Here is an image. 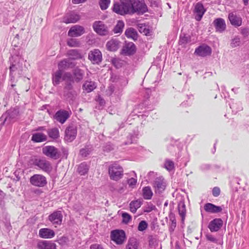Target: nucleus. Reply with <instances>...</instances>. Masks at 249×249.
<instances>
[{
  "label": "nucleus",
  "mask_w": 249,
  "mask_h": 249,
  "mask_svg": "<svg viewBox=\"0 0 249 249\" xmlns=\"http://www.w3.org/2000/svg\"><path fill=\"white\" fill-rule=\"evenodd\" d=\"M61 80L66 82L67 86L66 88L70 89L71 84L73 83L72 76L70 73L65 72L63 73L61 71L57 70L54 72L53 76V83L54 85H58Z\"/></svg>",
  "instance_id": "1"
},
{
  "label": "nucleus",
  "mask_w": 249,
  "mask_h": 249,
  "mask_svg": "<svg viewBox=\"0 0 249 249\" xmlns=\"http://www.w3.org/2000/svg\"><path fill=\"white\" fill-rule=\"evenodd\" d=\"M108 174L111 179L117 181L123 176V168L117 163L112 164L109 166Z\"/></svg>",
  "instance_id": "2"
},
{
  "label": "nucleus",
  "mask_w": 249,
  "mask_h": 249,
  "mask_svg": "<svg viewBox=\"0 0 249 249\" xmlns=\"http://www.w3.org/2000/svg\"><path fill=\"white\" fill-rule=\"evenodd\" d=\"M128 2H129V0H120V3H114L112 9L113 11L121 15L129 13V11L131 9Z\"/></svg>",
  "instance_id": "3"
},
{
  "label": "nucleus",
  "mask_w": 249,
  "mask_h": 249,
  "mask_svg": "<svg viewBox=\"0 0 249 249\" xmlns=\"http://www.w3.org/2000/svg\"><path fill=\"white\" fill-rule=\"evenodd\" d=\"M128 3L131 9L130 11H129L130 14L134 13L135 12L143 13L147 10L145 4L140 0H129V2Z\"/></svg>",
  "instance_id": "4"
},
{
  "label": "nucleus",
  "mask_w": 249,
  "mask_h": 249,
  "mask_svg": "<svg viewBox=\"0 0 249 249\" xmlns=\"http://www.w3.org/2000/svg\"><path fill=\"white\" fill-rule=\"evenodd\" d=\"M22 60L17 57L16 58L14 62L13 63L10 67V75L15 77L17 75H20L22 69Z\"/></svg>",
  "instance_id": "5"
},
{
  "label": "nucleus",
  "mask_w": 249,
  "mask_h": 249,
  "mask_svg": "<svg viewBox=\"0 0 249 249\" xmlns=\"http://www.w3.org/2000/svg\"><path fill=\"white\" fill-rule=\"evenodd\" d=\"M35 166L47 173H50L53 170L51 162L45 159H36L34 161Z\"/></svg>",
  "instance_id": "6"
},
{
  "label": "nucleus",
  "mask_w": 249,
  "mask_h": 249,
  "mask_svg": "<svg viewBox=\"0 0 249 249\" xmlns=\"http://www.w3.org/2000/svg\"><path fill=\"white\" fill-rule=\"evenodd\" d=\"M30 183L35 186L43 187L47 183V179L45 176L40 174H35L30 178Z\"/></svg>",
  "instance_id": "7"
},
{
  "label": "nucleus",
  "mask_w": 249,
  "mask_h": 249,
  "mask_svg": "<svg viewBox=\"0 0 249 249\" xmlns=\"http://www.w3.org/2000/svg\"><path fill=\"white\" fill-rule=\"evenodd\" d=\"M125 234L123 230H114L111 232V239L116 244L121 245L125 240Z\"/></svg>",
  "instance_id": "8"
},
{
  "label": "nucleus",
  "mask_w": 249,
  "mask_h": 249,
  "mask_svg": "<svg viewBox=\"0 0 249 249\" xmlns=\"http://www.w3.org/2000/svg\"><path fill=\"white\" fill-rule=\"evenodd\" d=\"M42 153L50 158L56 160L59 158L58 150L53 146H46L42 148Z\"/></svg>",
  "instance_id": "9"
},
{
  "label": "nucleus",
  "mask_w": 249,
  "mask_h": 249,
  "mask_svg": "<svg viewBox=\"0 0 249 249\" xmlns=\"http://www.w3.org/2000/svg\"><path fill=\"white\" fill-rule=\"evenodd\" d=\"M89 59L94 64H99L102 60V54L98 49H94L90 51L89 53Z\"/></svg>",
  "instance_id": "10"
},
{
  "label": "nucleus",
  "mask_w": 249,
  "mask_h": 249,
  "mask_svg": "<svg viewBox=\"0 0 249 249\" xmlns=\"http://www.w3.org/2000/svg\"><path fill=\"white\" fill-rule=\"evenodd\" d=\"M77 135V129L75 126H69L65 130V140L67 142H71L75 139Z\"/></svg>",
  "instance_id": "11"
},
{
  "label": "nucleus",
  "mask_w": 249,
  "mask_h": 249,
  "mask_svg": "<svg viewBox=\"0 0 249 249\" xmlns=\"http://www.w3.org/2000/svg\"><path fill=\"white\" fill-rule=\"evenodd\" d=\"M211 53L212 49L211 47L206 44L199 46L196 49L195 52V53L196 55L202 57L210 55Z\"/></svg>",
  "instance_id": "12"
},
{
  "label": "nucleus",
  "mask_w": 249,
  "mask_h": 249,
  "mask_svg": "<svg viewBox=\"0 0 249 249\" xmlns=\"http://www.w3.org/2000/svg\"><path fill=\"white\" fill-rule=\"evenodd\" d=\"M166 182L162 177L156 178L154 182V187L156 193H162L165 189Z\"/></svg>",
  "instance_id": "13"
},
{
  "label": "nucleus",
  "mask_w": 249,
  "mask_h": 249,
  "mask_svg": "<svg viewBox=\"0 0 249 249\" xmlns=\"http://www.w3.org/2000/svg\"><path fill=\"white\" fill-rule=\"evenodd\" d=\"M84 33L85 30L83 27L75 25L70 28L68 35L70 37H78L82 35Z\"/></svg>",
  "instance_id": "14"
},
{
  "label": "nucleus",
  "mask_w": 249,
  "mask_h": 249,
  "mask_svg": "<svg viewBox=\"0 0 249 249\" xmlns=\"http://www.w3.org/2000/svg\"><path fill=\"white\" fill-rule=\"evenodd\" d=\"M93 28L94 30L100 35H106L108 33L107 27L101 21H95L93 25Z\"/></svg>",
  "instance_id": "15"
},
{
  "label": "nucleus",
  "mask_w": 249,
  "mask_h": 249,
  "mask_svg": "<svg viewBox=\"0 0 249 249\" xmlns=\"http://www.w3.org/2000/svg\"><path fill=\"white\" fill-rule=\"evenodd\" d=\"M223 221L220 218H215L211 221L208 225V228L212 232H215L223 226Z\"/></svg>",
  "instance_id": "16"
},
{
  "label": "nucleus",
  "mask_w": 249,
  "mask_h": 249,
  "mask_svg": "<svg viewBox=\"0 0 249 249\" xmlns=\"http://www.w3.org/2000/svg\"><path fill=\"white\" fill-rule=\"evenodd\" d=\"M63 215L60 211H55L50 214L49 220L53 224L60 225L62 221Z\"/></svg>",
  "instance_id": "17"
},
{
  "label": "nucleus",
  "mask_w": 249,
  "mask_h": 249,
  "mask_svg": "<svg viewBox=\"0 0 249 249\" xmlns=\"http://www.w3.org/2000/svg\"><path fill=\"white\" fill-rule=\"evenodd\" d=\"M206 10L204 9L203 5L200 3H197L195 6L194 14L195 18L197 21H200L203 15L204 14Z\"/></svg>",
  "instance_id": "18"
},
{
  "label": "nucleus",
  "mask_w": 249,
  "mask_h": 249,
  "mask_svg": "<svg viewBox=\"0 0 249 249\" xmlns=\"http://www.w3.org/2000/svg\"><path fill=\"white\" fill-rule=\"evenodd\" d=\"M228 18L231 25L235 27H239L241 25L242 18L240 16L237 15L235 13L231 12L229 13Z\"/></svg>",
  "instance_id": "19"
},
{
  "label": "nucleus",
  "mask_w": 249,
  "mask_h": 249,
  "mask_svg": "<svg viewBox=\"0 0 249 249\" xmlns=\"http://www.w3.org/2000/svg\"><path fill=\"white\" fill-rule=\"evenodd\" d=\"M213 23L216 32L222 33L225 30L226 24L223 18H217L213 21Z\"/></svg>",
  "instance_id": "20"
},
{
  "label": "nucleus",
  "mask_w": 249,
  "mask_h": 249,
  "mask_svg": "<svg viewBox=\"0 0 249 249\" xmlns=\"http://www.w3.org/2000/svg\"><path fill=\"white\" fill-rule=\"evenodd\" d=\"M69 116V113L67 111L59 110L55 113L54 118L60 123L64 124Z\"/></svg>",
  "instance_id": "21"
},
{
  "label": "nucleus",
  "mask_w": 249,
  "mask_h": 249,
  "mask_svg": "<svg viewBox=\"0 0 249 249\" xmlns=\"http://www.w3.org/2000/svg\"><path fill=\"white\" fill-rule=\"evenodd\" d=\"M54 235V231L48 228H42L39 231V236L43 238H52Z\"/></svg>",
  "instance_id": "22"
},
{
  "label": "nucleus",
  "mask_w": 249,
  "mask_h": 249,
  "mask_svg": "<svg viewBox=\"0 0 249 249\" xmlns=\"http://www.w3.org/2000/svg\"><path fill=\"white\" fill-rule=\"evenodd\" d=\"M38 249H56V244L52 241H40L37 243Z\"/></svg>",
  "instance_id": "23"
},
{
  "label": "nucleus",
  "mask_w": 249,
  "mask_h": 249,
  "mask_svg": "<svg viewBox=\"0 0 249 249\" xmlns=\"http://www.w3.org/2000/svg\"><path fill=\"white\" fill-rule=\"evenodd\" d=\"M204 209L205 211L210 213H217L222 210L221 206H217L210 203H206L204 206Z\"/></svg>",
  "instance_id": "24"
},
{
  "label": "nucleus",
  "mask_w": 249,
  "mask_h": 249,
  "mask_svg": "<svg viewBox=\"0 0 249 249\" xmlns=\"http://www.w3.org/2000/svg\"><path fill=\"white\" fill-rule=\"evenodd\" d=\"M80 19L79 16L74 13L66 15L63 18V22L66 23H75Z\"/></svg>",
  "instance_id": "25"
},
{
  "label": "nucleus",
  "mask_w": 249,
  "mask_h": 249,
  "mask_svg": "<svg viewBox=\"0 0 249 249\" xmlns=\"http://www.w3.org/2000/svg\"><path fill=\"white\" fill-rule=\"evenodd\" d=\"M120 43L118 40L112 39L107 42L106 47L110 51H116L119 48Z\"/></svg>",
  "instance_id": "26"
},
{
  "label": "nucleus",
  "mask_w": 249,
  "mask_h": 249,
  "mask_svg": "<svg viewBox=\"0 0 249 249\" xmlns=\"http://www.w3.org/2000/svg\"><path fill=\"white\" fill-rule=\"evenodd\" d=\"M123 51L124 53L125 54H132L136 51L135 45L132 42H128L124 47Z\"/></svg>",
  "instance_id": "27"
},
{
  "label": "nucleus",
  "mask_w": 249,
  "mask_h": 249,
  "mask_svg": "<svg viewBox=\"0 0 249 249\" xmlns=\"http://www.w3.org/2000/svg\"><path fill=\"white\" fill-rule=\"evenodd\" d=\"M32 140L36 142H42L47 140V136L42 133H35L33 134Z\"/></svg>",
  "instance_id": "28"
},
{
  "label": "nucleus",
  "mask_w": 249,
  "mask_h": 249,
  "mask_svg": "<svg viewBox=\"0 0 249 249\" xmlns=\"http://www.w3.org/2000/svg\"><path fill=\"white\" fill-rule=\"evenodd\" d=\"M96 87V84L92 81H87L83 85V89L87 92H90Z\"/></svg>",
  "instance_id": "29"
},
{
  "label": "nucleus",
  "mask_w": 249,
  "mask_h": 249,
  "mask_svg": "<svg viewBox=\"0 0 249 249\" xmlns=\"http://www.w3.org/2000/svg\"><path fill=\"white\" fill-rule=\"evenodd\" d=\"M89 165L86 162L81 163L78 167L77 172L81 176H83L88 173Z\"/></svg>",
  "instance_id": "30"
},
{
  "label": "nucleus",
  "mask_w": 249,
  "mask_h": 249,
  "mask_svg": "<svg viewBox=\"0 0 249 249\" xmlns=\"http://www.w3.org/2000/svg\"><path fill=\"white\" fill-rule=\"evenodd\" d=\"M73 65L70 62V59H64L58 64V70L62 71L67 68L72 67Z\"/></svg>",
  "instance_id": "31"
},
{
  "label": "nucleus",
  "mask_w": 249,
  "mask_h": 249,
  "mask_svg": "<svg viewBox=\"0 0 249 249\" xmlns=\"http://www.w3.org/2000/svg\"><path fill=\"white\" fill-rule=\"evenodd\" d=\"M125 35L128 38H131L133 40H136L137 39V32L132 28L126 29L125 32Z\"/></svg>",
  "instance_id": "32"
},
{
  "label": "nucleus",
  "mask_w": 249,
  "mask_h": 249,
  "mask_svg": "<svg viewBox=\"0 0 249 249\" xmlns=\"http://www.w3.org/2000/svg\"><path fill=\"white\" fill-rule=\"evenodd\" d=\"M73 74L74 76H72L73 80L74 81V79L75 81L79 82L83 79L84 72L80 69H76L74 70Z\"/></svg>",
  "instance_id": "33"
},
{
  "label": "nucleus",
  "mask_w": 249,
  "mask_h": 249,
  "mask_svg": "<svg viewBox=\"0 0 249 249\" xmlns=\"http://www.w3.org/2000/svg\"><path fill=\"white\" fill-rule=\"evenodd\" d=\"M142 195L144 199H150L153 196V192L149 186H146L142 189Z\"/></svg>",
  "instance_id": "34"
},
{
  "label": "nucleus",
  "mask_w": 249,
  "mask_h": 249,
  "mask_svg": "<svg viewBox=\"0 0 249 249\" xmlns=\"http://www.w3.org/2000/svg\"><path fill=\"white\" fill-rule=\"evenodd\" d=\"M138 243L135 238L130 239L126 246V249H138Z\"/></svg>",
  "instance_id": "35"
},
{
  "label": "nucleus",
  "mask_w": 249,
  "mask_h": 249,
  "mask_svg": "<svg viewBox=\"0 0 249 249\" xmlns=\"http://www.w3.org/2000/svg\"><path fill=\"white\" fill-rule=\"evenodd\" d=\"M68 54L72 59H79L82 57V55L78 50H71L68 52Z\"/></svg>",
  "instance_id": "36"
},
{
  "label": "nucleus",
  "mask_w": 249,
  "mask_h": 249,
  "mask_svg": "<svg viewBox=\"0 0 249 249\" xmlns=\"http://www.w3.org/2000/svg\"><path fill=\"white\" fill-rule=\"evenodd\" d=\"M130 210L131 212L135 213L137 210L141 206V202L140 200L133 201L130 202Z\"/></svg>",
  "instance_id": "37"
},
{
  "label": "nucleus",
  "mask_w": 249,
  "mask_h": 249,
  "mask_svg": "<svg viewBox=\"0 0 249 249\" xmlns=\"http://www.w3.org/2000/svg\"><path fill=\"white\" fill-rule=\"evenodd\" d=\"M178 213L180 216L182 218V220H183L185 218L186 215V208L185 205L183 202H180L178 205Z\"/></svg>",
  "instance_id": "38"
},
{
  "label": "nucleus",
  "mask_w": 249,
  "mask_h": 249,
  "mask_svg": "<svg viewBox=\"0 0 249 249\" xmlns=\"http://www.w3.org/2000/svg\"><path fill=\"white\" fill-rule=\"evenodd\" d=\"M48 133L49 137L53 139H56L59 137V130L56 128L49 130Z\"/></svg>",
  "instance_id": "39"
},
{
  "label": "nucleus",
  "mask_w": 249,
  "mask_h": 249,
  "mask_svg": "<svg viewBox=\"0 0 249 249\" xmlns=\"http://www.w3.org/2000/svg\"><path fill=\"white\" fill-rule=\"evenodd\" d=\"M124 26V22L122 20H119L114 28L113 31L114 33L118 34L122 33Z\"/></svg>",
  "instance_id": "40"
},
{
  "label": "nucleus",
  "mask_w": 249,
  "mask_h": 249,
  "mask_svg": "<svg viewBox=\"0 0 249 249\" xmlns=\"http://www.w3.org/2000/svg\"><path fill=\"white\" fill-rule=\"evenodd\" d=\"M67 45L71 47H78L80 46V43L76 39L70 38L67 41Z\"/></svg>",
  "instance_id": "41"
},
{
  "label": "nucleus",
  "mask_w": 249,
  "mask_h": 249,
  "mask_svg": "<svg viewBox=\"0 0 249 249\" xmlns=\"http://www.w3.org/2000/svg\"><path fill=\"white\" fill-rule=\"evenodd\" d=\"M110 3V0H100L99 5L102 10L107 9Z\"/></svg>",
  "instance_id": "42"
},
{
  "label": "nucleus",
  "mask_w": 249,
  "mask_h": 249,
  "mask_svg": "<svg viewBox=\"0 0 249 249\" xmlns=\"http://www.w3.org/2000/svg\"><path fill=\"white\" fill-rule=\"evenodd\" d=\"M91 151V148L89 146H88L87 147L82 149L80 151V153L82 156L87 157L90 153Z\"/></svg>",
  "instance_id": "43"
},
{
  "label": "nucleus",
  "mask_w": 249,
  "mask_h": 249,
  "mask_svg": "<svg viewBox=\"0 0 249 249\" xmlns=\"http://www.w3.org/2000/svg\"><path fill=\"white\" fill-rule=\"evenodd\" d=\"M240 44V39L238 36H235L233 38L231 43V45L232 48L239 46Z\"/></svg>",
  "instance_id": "44"
},
{
  "label": "nucleus",
  "mask_w": 249,
  "mask_h": 249,
  "mask_svg": "<svg viewBox=\"0 0 249 249\" xmlns=\"http://www.w3.org/2000/svg\"><path fill=\"white\" fill-rule=\"evenodd\" d=\"M165 168L168 171H171L174 168V162L170 160H166L164 163Z\"/></svg>",
  "instance_id": "45"
},
{
  "label": "nucleus",
  "mask_w": 249,
  "mask_h": 249,
  "mask_svg": "<svg viewBox=\"0 0 249 249\" xmlns=\"http://www.w3.org/2000/svg\"><path fill=\"white\" fill-rule=\"evenodd\" d=\"M148 224L145 221H141L138 225V229L139 231H142L146 229Z\"/></svg>",
  "instance_id": "46"
},
{
  "label": "nucleus",
  "mask_w": 249,
  "mask_h": 249,
  "mask_svg": "<svg viewBox=\"0 0 249 249\" xmlns=\"http://www.w3.org/2000/svg\"><path fill=\"white\" fill-rule=\"evenodd\" d=\"M137 182V178H131L127 180V183L129 186L131 188H134L136 185Z\"/></svg>",
  "instance_id": "47"
},
{
  "label": "nucleus",
  "mask_w": 249,
  "mask_h": 249,
  "mask_svg": "<svg viewBox=\"0 0 249 249\" xmlns=\"http://www.w3.org/2000/svg\"><path fill=\"white\" fill-rule=\"evenodd\" d=\"M122 217H123V222L124 223L127 224L131 220V216L126 213H122Z\"/></svg>",
  "instance_id": "48"
},
{
  "label": "nucleus",
  "mask_w": 249,
  "mask_h": 249,
  "mask_svg": "<svg viewBox=\"0 0 249 249\" xmlns=\"http://www.w3.org/2000/svg\"><path fill=\"white\" fill-rule=\"evenodd\" d=\"M58 241L60 244H67L69 242V238L67 237L63 236L59 239Z\"/></svg>",
  "instance_id": "49"
},
{
  "label": "nucleus",
  "mask_w": 249,
  "mask_h": 249,
  "mask_svg": "<svg viewBox=\"0 0 249 249\" xmlns=\"http://www.w3.org/2000/svg\"><path fill=\"white\" fill-rule=\"evenodd\" d=\"M212 193L214 196H218L220 195V190L218 187H215L213 188Z\"/></svg>",
  "instance_id": "50"
},
{
  "label": "nucleus",
  "mask_w": 249,
  "mask_h": 249,
  "mask_svg": "<svg viewBox=\"0 0 249 249\" xmlns=\"http://www.w3.org/2000/svg\"><path fill=\"white\" fill-rule=\"evenodd\" d=\"M206 238L211 242L217 243V240L212 234H207L206 235Z\"/></svg>",
  "instance_id": "51"
},
{
  "label": "nucleus",
  "mask_w": 249,
  "mask_h": 249,
  "mask_svg": "<svg viewBox=\"0 0 249 249\" xmlns=\"http://www.w3.org/2000/svg\"><path fill=\"white\" fill-rule=\"evenodd\" d=\"M90 249H103L101 245L97 244H95L91 245Z\"/></svg>",
  "instance_id": "52"
},
{
  "label": "nucleus",
  "mask_w": 249,
  "mask_h": 249,
  "mask_svg": "<svg viewBox=\"0 0 249 249\" xmlns=\"http://www.w3.org/2000/svg\"><path fill=\"white\" fill-rule=\"evenodd\" d=\"M97 101L99 102L101 106H103L105 104V100L100 96L98 97Z\"/></svg>",
  "instance_id": "53"
},
{
  "label": "nucleus",
  "mask_w": 249,
  "mask_h": 249,
  "mask_svg": "<svg viewBox=\"0 0 249 249\" xmlns=\"http://www.w3.org/2000/svg\"><path fill=\"white\" fill-rule=\"evenodd\" d=\"M87 0H72V2L74 4H79L86 1Z\"/></svg>",
  "instance_id": "54"
},
{
  "label": "nucleus",
  "mask_w": 249,
  "mask_h": 249,
  "mask_svg": "<svg viewBox=\"0 0 249 249\" xmlns=\"http://www.w3.org/2000/svg\"><path fill=\"white\" fill-rule=\"evenodd\" d=\"M114 90V87L113 86H110L108 87V92L107 94L110 95L112 94Z\"/></svg>",
  "instance_id": "55"
},
{
  "label": "nucleus",
  "mask_w": 249,
  "mask_h": 249,
  "mask_svg": "<svg viewBox=\"0 0 249 249\" xmlns=\"http://www.w3.org/2000/svg\"><path fill=\"white\" fill-rule=\"evenodd\" d=\"M187 38L186 37H183L182 38H181L179 40V43L180 44H182V43H185L187 42Z\"/></svg>",
  "instance_id": "56"
},
{
  "label": "nucleus",
  "mask_w": 249,
  "mask_h": 249,
  "mask_svg": "<svg viewBox=\"0 0 249 249\" xmlns=\"http://www.w3.org/2000/svg\"><path fill=\"white\" fill-rule=\"evenodd\" d=\"M4 197V193L2 191H0V200H1Z\"/></svg>",
  "instance_id": "57"
},
{
  "label": "nucleus",
  "mask_w": 249,
  "mask_h": 249,
  "mask_svg": "<svg viewBox=\"0 0 249 249\" xmlns=\"http://www.w3.org/2000/svg\"><path fill=\"white\" fill-rule=\"evenodd\" d=\"M112 63L113 65L116 67V59H114L112 60Z\"/></svg>",
  "instance_id": "58"
},
{
  "label": "nucleus",
  "mask_w": 249,
  "mask_h": 249,
  "mask_svg": "<svg viewBox=\"0 0 249 249\" xmlns=\"http://www.w3.org/2000/svg\"><path fill=\"white\" fill-rule=\"evenodd\" d=\"M243 1H244V3L245 5H247L248 4V2H249V0H243Z\"/></svg>",
  "instance_id": "59"
},
{
  "label": "nucleus",
  "mask_w": 249,
  "mask_h": 249,
  "mask_svg": "<svg viewBox=\"0 0 249 249\" xmlns=\"http://www.w3.org/2000/svg\"><path fill=\"white\" fill-rule=\"evenodd\" d=\"M44 127H39L37 129V130H44Z\"/></svg>",
  "instance_id": "60"
}]
</instances>
